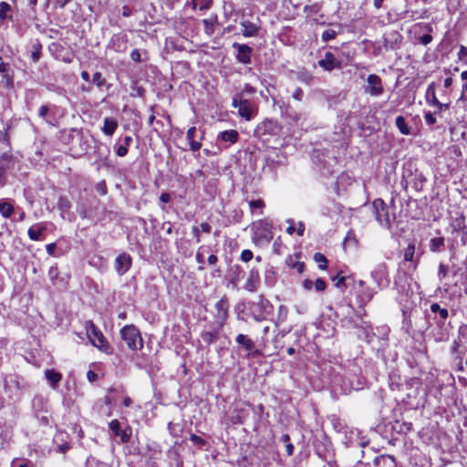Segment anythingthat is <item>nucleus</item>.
<instances>
[{
    "label": "nucleus",
    "instance_id": "obj_1",
    "mask_svg": "<svg viewBox=\"0 0 467 467\" xmlns=\"http://www.w3.org/2000/svg\"><path fill=\"white\" fill-rule=\"evenodd\" d=\"M451 238L450 239V249L454 250L455 244L460 241L462 246L467 244V226L464 218H453L450 223Z\"/></svg>",
    "mask_w": 467,
    "mask_h": 467
},
{
    "label": "nucleus",
    "instance_id": "obj_2",
    "mask_svg": "<svg viewBox=\"0 0 467 467\" xmlns=\"http://www.w3.org/2000/svg\"><path fill=\"white\" fill-rule=\"evenodd\" d=\"M376 293L373 288L367 286L363 280H359L357 283V286L355 287V298L359 308L357 311L358 317L366 314L364 307L373 298Z\"/></svg>",
    "mask_w": 467,
    "mask_h": 467
},
{
    "label": "nucleus",
    "instance_id": "obj_3",
    "mask_svg": "<svg viewBox=\"0 0 467 467\" xmlns=\"http://www.w3.org/2000/svg\"><path fill=\"white\" fill-rule=\"evenodd\" d=\"M372 211L381 226L389 228L395 220V214L390 213V208L381 199H376L372 202Z\"/></svg>",
    "mask_w": 467,
    "mask_h": 467
},
{
    "label": "nucleus",
    "instance_id": "obj_4",
    "mask_svg": "<svg viewBox=\"0 0 467 467\" xmlns=\"http://www.w3.org/2000/svg\"><path fill=\"white\" fill-rule=\"evenodd\" d=\"M253 240L256 244H267L274 237L272 224L266 220H260L254 223Z\"/></svg>",
    "mask_w": 467,
    "mask_h": 467
},
{
    "label": "nucleus",
    "instance_id": "obj_5",
    "mask_svg": "<svg viewBox=\"0 0 467 467\" xmlns=\"http://www.w3.org/2000/svg\"><path fill=\"white\" fill-rule=\"evenodd\" d=\"M120 337L131 350H138L143 347L142 337L139 329L133 325H127L120 330Z\"/></svg>",
    "mask_w": 467,
    "mask_h": 467
},
{
    "label": "nucleus",
    "instance_id": "obj_6",
    "mask_svg": "<svg viewBox=\"0 0 467 467\" xmlns=\"http://www.w3.org/2000/svg\"><path fill=\"white\" fill-rule=\"evenodd\" d=\"M86 328L88 337L96 348H99L101 351L107 354L112 352V348L109 346L101 331L97 328V327L92 322H88Z\"/></svg>",
    "mask_w": 467,
    "mask_h": 467
},
{
    "label": "nucleus",
    "instance_id": "obj_7",
    "mask_svg": "<svg viewBox=\"0 0 467 467\" xmlns=\"http://www.w3.org/2000/svg\"><path fill=\"white\" fill-rule=\"evenodd\" d=\"M370 276L379 289H384L389 285V268L385 263H380L371 271Z\"/></svg>",
    "mask_w": 467,
    "mask_h": 467
},
{
    "label": "nucleus",
    "instance_id": "obj_8",
    "mask_svg": "<svg viewBox=\"0 0 467 467\" xmlns=\"http://www.w3.org/2000/svg\"><path fill=\"white\" fill-rule=\"evenodd\" d=\"M235 342L246 351L247 358H259L263 355L262 351L255 348L254 340L246 335L238 334L235 337Z\"/></svg>",
    "mask_w": 467,
    "mask_h": 467
},
{
    "label": "nucleus",
    "instance_id": "obj_9",
    "mask_svg": "<svg viewBox=\"0 0 467 467\" xmlns=\"http://www.w3.org/2000/svg\"><path fill=\"white\" fill-rule=\"evenodd\" d=\"M383 334L381 337L377 336L372 328L368 326L362 327L363 336L368 344L377 348H384L387 345V328H383Z\"/></svg>",
    "mask_w": 467,
    "mask_h": 467
},
{
    "label": "nucleus",
    "instance_id": "obj_10",
    "mask_svg": "<svg viewBox=\"0 0 467 467\" xmlns=\"http://www.w3.org/2000/svg\"><path fill=\"white\" fill-rule=\"evenodd\" d=\"M253 307L259 309V314H255V312L253 311V318L257 322L265 320L266 317L270 315L273 310V306L270 301L263 296H259L258 301L253 303Z\"/></svg>",
    "mask_w": 467,
    "mask_h": 467
},
{
    "label": "nucleus",
    "instance_id": "obj_11",
    "mask_svg": "<svg viewBox=\"0 0 467 467\" xmlns=\"http://www.w3.org/2000/svg\"><path fill=\"white\" fill-rule=\"evenodd\" d=\"M281 126L276 120L265 119L257 125L254 133L258 137L276 135L280 132Z\"/></svg>",
    "mask_w": 467,
    "mask_h": 467
},
{
    "label": "nucleus",
    "instance_id": "obj_12",
    "mask_svg": "<svg viewBox=\"0 0 467 467\" xmlns=\"http://www.w3.org/2000/svg\"><path fill=\"white\" fill-rule=\"evenodd\" d=\"M16 159L12 154L3 153L0 156V187H3L6 182L7 171L15 167Z\"/></svg>",
    "mask_w": 467,
    "mask_h": 467
},
{
    "label": "nucleus",
    "instance_id": "obj_13",
    "mask_svg": "<svg viewBox=\"0 0 467 467\" xmlns=\"http://www.w3.org/2000/svg\"><path fill=\"white\" fill-rule=\"evenodd\" d=\"M56 109L57 106L45 104L41 105L38 109L37 115L40 119H42L47 124L50 126H57L58 120L56 118Z\"/></svg>",
    "mask_w": 467,
    "mask_h": 467
},
{
    "label": "nucleus",
    "instance_id": "obj_14",
    "mask_svg": "<svg viewBox=\"0 0 467 467\" xmlns=\"http://www.w3.org/2000/svg\"><path fill=\"white\" fill-rule=\"evenodd\" d=\"M186 138L190 144V149L193 152L198 151L202 148V140L204 138V131L198 130L196 127H191L186 133Z\"/></svg>",
    "mask_w": 467,
    "mask_h": 467
},
{
    "label": "nucleus",
    "instance_id": "obj_15",
    "mask_svg": "<svg viewBox=\"0 0 467 467\" xmlns=\"http://www.w3.org/2000/svg\"><path fill=\"white\" fill-rule=\"evenodd\" d=\"M109 428L114 436L120 438L122 443H127L130 441L132 433V430L130 426H127L125 429L121 430L119 421L118 420H113L109 422Z\"/></svg>",
    "mask_w": 467,
    "mask_h": 467
},
{
    "label": "nucleus",
    "instance_id": "obj_16",
    "mask_svg": "<svg viewBox=\"0 0 467 467\" xmlns=\"http://www.w3.org/2000/svg\"><path fill=\"white\" fill-rule=\"evenodd\" d=\"M368 85L365 88V91L371 96L378 97L383 93V87L381 78L375 75H368L367 79Z\"/></svg>",
    "mask_w": 467,
    "mask_h": 467
},
{
    "label": "nucleus",
    "instance_id": "obj_17",
    "mask_svg": "<svg viewBox=\"0 0 467 467\" xmlns=\"http://www.w3.org/2000/svg\"><path fill=\"white\" fill-rule=\"evenodd\" d=\"M132 258L127 253H121L115 259L114 267L119 275H125L131 267Z\"/></svg>",
    "mask_w": 467,
    "mask_h": 467
},
{
    "label": "nucleus",
    "instance_id": "obj_18",
    "mask_svg": "<svg viewBox=\"0 0 467 467\" xmlns=\"http://www.w3.org/2000/svg\"><path fill=\"white\" fill-rule=\"evenodd\" d=\"M215 309H216V315H215L216 319H217L220 327H223L228 317V310H229L228 298L226 296L222 297L215 304Z\"/></svg>",
    "mask_w": 467,
    "mask_h": 467
},
{
    "label": "nucleus",
    "instance_id": "obj_19",
    "mask_svg": "<svg viewBox=\"0 0 467 467\" xmlns=\"http://www.w3.org/2000/svg\"><path fill=\"white\" fill-rule=\"evenodd\" d=\"M233 47L237 50L236 59L244 65L251 63L253 49L246 44L234 43Z\"/></svg>",
    "mask_w": 467,
    "mask_h": 467
},
{
    "label": "nucleus",
    "instance_id": "obj_20",
    "mask_svg": "<svg viewBox=\"0 0 467 467\" xmlns=\"http://www.w3.org/2000/svg\"><path fill=\"white\" fill-rule=\"evenodd\" d=\"M257 113V108L254 106L248 99L242 100L241 106L238 109V114L245 120H251Z\"/></svg>",
    "mask_w": 467,
    "mask_h": 467
},
{
    "label": "nucleus",
    "instance_id": "obj_21",
    "mask_svg": "<svg viewBox=\"0 0 467 467\" xmlns=\"http://www.w3.org/2000/svg\"><path fill=\"white\" fill-rule=\"evenodd\" d=\"M318 66L326 71H332L335 68L340 67V63L333 53L327 52L324 58L318 61Z\"/></svg>",
    "mask_w": 467,
    "mask_h": 467
},
{
    "label": "nucleus",
    "instance_id": "obj_22",
    "mask_svg": "<svg viewBox=\"0 0 467 467\" xmlns=\"http://www.w3.org/2000/svg\"><path fill=\"white\" fill-rule=\"evenodd\" d=\"M260 283L259 272L256 269H251L249 276L245 282L244 288L249 292H255Z\"/></svg>",
    "mask_w": 467,
    "mask_h": 467
},
{
    "label": "nucleus",
    "instance_id": "obj_23",
    "mask_svg": "<svg viewBox=\"0 0 467 467\" xmlns=\"http://www.w3.org/2000/svg\"><path fill=\"white\" fill-rule=\"evenodd\" d=\"M47 229V228L46 223H36L28 229V231H27L28 237L32 241H40L42 239L41 238L42 234L44 232H46Z\"/></svg>",
    "mask_w": 467,
    "mask_h": 467
},
{
    "label": "nucleus",
    "instance_id": "obj_24",
    "mask_svg": "<svg viewBox=\"0 0 467 467\" xmlns=\"http://www.w3.org/2000/svg\"><path fill=\"white\" fill-rule=\"evenodd\" d=\"M243 27L242 34L244 37L255 36L258 34L259 26L249 20H243L240 23Z\"/></svg>",
    "mask_w": 467,
    "mask_h": 467
},
{
    "label": "nucleus",
    "instance_id": "obj_25",
    "mask_svg": "<svg viewBox=\"0 0 467 467\" xmlns=\"http://www.w3.org/2000/svg\"><path fill=\"white\" fill-rule=\"evenodd\" d=\"M128 38L125 35H115L111 39L112 48L117 52H124L127 49Z\"/></svg>",
    "mask_w": 467,
    "mask_h": 467
},
{
    "label": "nucleus",
    "instance_id": "obj_26",
    "mask_svg": "<svg viewBox=\"0 0 467 467\" xmlns=\"http://www.w3.org/2000/svg\"><path fill=\"white\" fill-rule=\"evenodd\" d=\"M239 134L234 130H224L219 133L218 141L222 140L223 142H229L230 144H234L238 140Z\"/></svg>",
    "mask_w": 467,
    "mask_h": 467
},
{
    "label": "nucleus",
    "instance_id": "obj_27",
    "mask_svg": "<svg viewBox=\"0 0 467 467\" xmlns=\"http://www.w3.org/2000/svg\"><path fill=\"white\" fill-rule=\"evenodd\" d=\"M118 128V122L112 118H105L103 121L102 132L107 136H112Z\"/></svg>",
    "mask_w": 467,
    "mask_h": 467
},
{
    "label": "nucleus",
    "instance_id": "obj_28",
    "mask_svg": "<svg viewBox=\"0 0 467 467\" xmlns=\"http://www.w3.org/2000/svg\"><path fill=\"white\" fill-rule=\"evenodd\" d=\"M430 251L432 253H441L445 249V239L443 237H434L429 243Z\"/></svg>",
    "mask_w": 467,
    "mask_h": 467
},
{
    "label": "nucleus",
    "instance_id": "obj_29",
    "mask_svg": "<svg viewBox=\"0 0 467 467\" xmlns=\"http://www.w3.org/2000/svg\"><path fill=\"white\" fill-rule=\"evenodd\" d=\"M425 99L428 105L433 106L435 103H438V99L436 97V86L434 82H431L425 92Z\"/></svg>",
    "mask_w": 467,
    "mask_h": 467
},
{
    "label": "nucleus",
    "instance_id": "obj_30",
    "mask_svg": "<svg viewBox=\"0 0 467 467\" xmlns=\"http://www.w3.org/2000/svg\"><path fill=\"white\" fill-rule=\"evenodd\" d=\"M46 379L48 380L50 386L53 389L57 388V385L62 379V375L54 369H47L45 372Z\"/></svg>",
    "mask_w": 467,
    "mask_h": 467
},
{
    "label": "nucleus",
    "instance_id": "obj_31",
    "mask_svg": "<svg viewBox=\"0 0 467 467\" xmlns=\"http://www.w3.org/2000/svg\"><path fill=\"white\" fill-rule=\"evenodd\" d=\"M420 28L427 30L429 33L417 37L418 43L427 46L432 41V36L430 34L432 31V27L430 24L419 25Z\"/></svg>",
    "mask_w": 467,
    "mask_h": 467
},
{
    "label": "nucleus",
    "instance_id": "obj_32",
    "mask_svg": "<svg viewBox=\"0 0 467 467\" xmlns=\"http://www.w3.org/2000/svg\"><path fill=\"white\" fill-rule=\"evenodd\" d=\"M395 124L401 134H411V128L408 125L403 116H398L395 119Z\"/></svg>",
    "mask_w": 467,
    "mask_h": 467
},
{
    "label": "nucleus",
    "instance_id": "obj_33",
    "mask_svg": "<svg viewBox=\"0 0 467 467\" xmlns=\"http://www.w3.org/2000/svg\"><path fill=\"white\" fill-rule=\"evenodd\" d=\"M431 311L432 313H438L441 320L439 324H443V322L448 318L449 312L447 308L441 307L438 303H432L431 305Z\"/></svg>",
    "mask_w": 467,
    "mask_h": 467
},
{
    "label": "nucleus",
    "instance_id": "obj_34",
    "mask_svg": "<svg viewBox=\"0 0 467 467\" xmlns=\"http://www.w3.org/2000/svg\"><path fill=\"white\" fill-rule=\"evenodd\" d=\"M404 260L412 263L413 267L416 268L418 259H415V245L413 244H410L404 250Z\"/></svg>",
    "mask_w": 467,
    "mask_h": 467
},
{
    "label": "nucleus",
    "instance_id": "obj_35",
    "mask_svg": "<svg viewBox=\"0 0 467 467\" xmlns=\"http://www.w3.org/2000/svg\"><path fill=\"white\" fill-rule=\"evenodd\" d=\"M14 213V206L5 199L0 200V213L5 218H9Z\"/></svg>",
    "mask_w": 467,
    "mask_h": 467
},
{
    "label": "nucleus",
    "instance_id": "obj_36",
    "mask_svg": "<svg viewBox=\"0 0 467 467\" xmlns=\"http://www.w3.org/2000/svg\"><path fill=\"white\" fill-rule=\"evenodd\" d=\"M265 283L266 285L272 287L276 282V272L273 266H269L265 271Z\"/></svg>",
    "mask_w": 467,
    "mask_h": 467
},
{
    "label": "nucleus",
    "instance_id": "obj_37",
    "mask_svg": "<svg viewBox=\"0 0 467 467\" xmlns=\"http://www.w3.org/2000/svg\"><path fill=\"white\" fill-rule=\"evenodd\" d=\"M57 207L61 211L62 216L64 217V214L68 213L71 208L70 201L65 196H60L57 202Z\"/></svg>",
    "mask_w": 467,
    "mask_h": 467
},
{
    "label": "nucleus",
    "instance_id": "obj_38",
    "mask_svg": "<svg viewBox=\"0 0 467 467\" xmlns=\"http://www.w3.org/2000/svg\"><path fill=\"white\" fill-rule=\"evenodd\" d=\"M42 46L36 41L32 45L31 57L34 63H37L40 59Z\"/></svg>",
    "mask_w": 467,
    "mask_h": 467
},
{
    "label": "nucleus",
    "instance_id": "obj_39",
    "mask_svg": "<svg viewBox=\"0 0 467 467\" xmlns=\"http://www.w3.org/2000/svg\"><path fill=\"white\" fill-rule=\"evenodd\" d=\"M201 337L202 339V341L204 343H206L207 345H211L213 343H214L218 337L215 333L213 332H210V331H204L201 334Z\"/></svg>",
    "mask_w": 467,
    "mask_h": 467
},
{
    "label": "nucleus",
    "instance_id": "obj_40",
    "mask_svg": "<svg viewBox=\"0 0 467 467\" xmlns=\"http://www.w3.org/2000/svg\"><path fill=\"white\" fill-rule=\"evenodd\" d=\"M314 260L318 264V267L322 270L327 267V259L321 253H316L314 254Z\"/></svg>",
    "mask_w": 467,
    "mask_h": 467
},
{
    "label": "nucleus",
    "instance_id": "obj_41",
    "mask_svg": "<svg viewBox=\"0 0 467 467\" xmlns=\"http://www.w3.org/2000/svg\"><path fill=\"white\" fill-rule=\"evenodd\" d=\"M337 34H338V32L334 29H327L322 33V36H321L322 41L328 42V41L334 39Z\"/></svg>",
    "mask_w": 467,
    "mask_h": 467
},
{
    "label": "nucleus",
    "instance_id": "obj_42",
    "mask_svg": "<svg viewBox=\"0 0 467 467\" xmlns=\"http://www.w3.org/2000/svg\"><path fill=\"white\" fill-rule=\"evenodd\" d=\"M460 347H461V345H460L459 341L454 340L452 342V344H451V353L453 356L456 355L457 358L462 360V356H463V352L460 351Z\"/></svg>",
    "mask_w": 467,
    "mask_h": 467
},
{
    "label": "nucleus",
    "instance_id": "obj_43",
    "mask_svg": "<svg viewBox=\"0 0 467 467\" xmlns=\"http://www.w3.org/2000/svg\"><path fill=\"white\" fill-rule=\"evenodd\" d=\"M297 79L299 81H301L302 83L309 85L312 83L314 78L311 74H309L307 72H299L297 75Z\"/></svg>",
    "mask_w": 467,
    "mask_h": 467
},
{
    "label": "nucleus",
    "instance_id": "obj_44",
    "mask_svg": "<svg viewBox=\"0 0 467 467\" xmlns=\"http://www.w3.org/2000/svg\"><path fill=\"white\" fill-rule=\"evenodd\" d=\"M11 10V5L6 2L0 3V19L5 20L7 18V13Z\"/></svg>",
    "mask_w": 467,
    "mask_h": 467
},
{
    "label": "nucleus",
    "instance_id": "obj_45",
    "mask_svg": "<svg viewBox=\"0 0 467 467\" xmlns=\"http://www.w3.org/2000/svg\"><path fill=\"white\" fill-rule=\"evenodd\" d=\"M92 82L99 88H101L105 84L106 80L100 72H96L93 74Z\"/></svg>",
    "mask_w": 467,
    "mask_h": 467
},
{
    "label": "nucleus",
    "instance_id": "obj_46",
    "mask_svg": "<svg viewBox=\"0 0 467 467\" xmlns=\"http://www.w3.org/2000/svg\"><path fill=\"white\" fill-rule=\"evenodd\" d=\"M249 206H250V209L252 211L255 210V209H260L261 212L260 213H263L262 210L263 208L265 207V202L263 200L261 199H258V200H253L249 202Z\"/></svg>",
    "mask_w": 467,
    "mask_h": 467
},
{
    "label": "nucleus",
    "instance_id": "obj_47",
    "mask_svg": "<svg viewBox=\"0 0 467 467\" xmlns=\"http://www.w3.org/2000/svg\"><path fill=\"white\" fill-rule=\"evenodd\" d=\"M141 56L142 53L140 49H133L130 53V58L136 63H140L144 60Z\"/></svg>",
    "mask_w": 467,
    "mask_h": 467
},
{
    "label": "nucleus",
    "instance_id": "obj_48",
    "mask_svg": "<svg viewBox=\"0 0 467 467\" xmlns=\"http://www.w3.org/2000/svg\"><path fill=\"white\" fill-rule=\"evenodd\" d=\"M351 243H353L356 245L358 244V240L356 239L355 234L352 231H349L347 234V236L345 237L343 244L344 246H346L347 244H350Z\"/></svg>",
    "mask_w": 467,
    "mask_h": 467
},
{
    "label": "nucleus",
    "instance_id": "obj_49",
    "mask_svg": "<svg viewBox=\"0 0 467 467\" xmlns=\"http://www.w3.org/2000/svg\"><path fill=\"white\" fill-rule=\"evenodd\" d=\"M59 275L58 267L57 265H52L48 270V277L49 279L54 282L56 279H57Z\"/></svg>",
    "mask_w": 467,
    "mask_h": 467
},
{
    "label": "nucleus",
    "instance_id": "obj_50",
    "mask_svg": "<svg viewBox=\"0 0 467 467\" xmlns=\"http://www.w3.org/2000/svg\"><path fill=\"white\" fill-rule=\"evenodd\" d=\"M434 114L435 113H431V111L425 112L424 120L427 125L431 126V125L435 124L436 118L434 117Z\"/></svg>",
    "mask_w": 467,
    "mask_h": 467
},
{
    "label": "nucleus",
    "instance_id": "obj_51",
    "mask_svg": "<svg viewBox=\"0 0 467 467\" xmlns=\"http://www.w3.org/2000/svg\"><path fill=\"white\" fill-rule=\"evenodd\" d=\"M345 276L341 275L340 274H337L336 276L332 277V281L335 283V285L337 288H340L342 285H345Z\"/></svg>",
    "mask_w": 467,
    "mask_h": 467
},
{
    "label": "nucleus",
    "instance_id": "obj_52",
    "mask_svg": "<svg viewBox=\"0 0 467 467\" xmlns=\"http://www.w3.org/2000/svg\"><path fill=\"white\" fill-rule=\"evenodd\" d=\"M458 337L467 340V324H462L458 328Z\"/></svg>",
    "mask_w": 467,
    "mask_h": 467
},
{
    "label": "nucleus",
    "instance_id": "obj_53",
    "mask_svg": "<svg viewBox=\"0 0 467 467\" xmlns=\"http://www.w3.org/2000/svg\"><path fill=\"white\" fill-rule=\"evenodd\" d=\"M448 266L443 265V264H440L439 265V270H438V277L440 280L445 278V276L447 275L448 274Z\"/></svg>",
    "mask_w": 467,
    "mask_h": 467
},
{
    "label": "nucleus",
    "instance_id": "obj_54",
    "mask_svg": "<svg viewBox=\"0 0 467 467\" xmlns=\"http://www.w3.org/2000/svg\"><path fill=\"white\" fill-rule=\"evenodd\" d=\"M327 287L326 282L322 278H317L315 282V289L323 292Z\"/></svg>",
    "mask_w": 467,
    "mask_h": 467
},
{
    "label": "nucleus",
    "instance_id": "obj_55",
    "mask_svg": "<svg viewBox=\"0 0 467 467\" xmlns=\"http://www.w3.org/2000/svg\"><path fill=\"white\" fill-rule=\"evenodd\" d=\"M253 252L251 250H244L242 253H241V260L244 261V262H249L253 259Z\"/></svg>",
    "mask_w": 467,
    "mask_h": 467
},
{
    "label": "nucleus",
    "instance_id": "obj_56",
    "mask_svg": "<svg viewBox=\"0 0 467 467\" xmlns=\"http://www.w3.org/2000/svg\"><path fill=\"white\" fill-rule=\"evenodd\" d=\"M292 97L294 99L297 100V101H302L303 98H304V91L301 88H296L295 89V91L293 92L292 94Z\"/></svg>",
    "mask_w": 467,
    "mask_h": 467
},
{
    "label": "nucleus",
    "instance_id": "obj_57",
    "mask_svg": "<svg viewBox=\"0 0 467 467\" xmlns=\"http://www.w3.org/2000/svg\"><path fill=\"white\" fill-rule=\"evenodd\" d=\"M433 106L437 108V110L434 112L435 114L447 110L450 107L449 103H441L439 100L438 103H435Z\"/></svg>",
    "mask_w": 467,
    "mask_h": 467
},
{
    "label": "nucleus",
    "instance_id": "obj_58",
    "mask_svg": "<svg viewBox=\"0 0 467 467\" xmlns=\"http://www.w3.org/2000/svg\"><path fill=\"white\" fill-rule=\"evenodd\" d=\"M128 153V148L124 145H119L116 147V154L119 157H124Z\"/></svg>",
    "mask_w": 467,
    "mask_h": 467
},
{
    "label": "nucleus",
    "instance_id": "obj_59",
    "mask_svg": "<svg viewBox=\"0 0 467 467\" xmlns=\"http://www.w3.org/2000/svg\"><path fill=\"white\" fill-rule=\"evenodd\" d=\"M195 258H196L197 263L200 265L198 269L199 270H203L204 269V267H203V264H204V256H203V254L200 251H198L197 254H196Z\"/></svg>",
    "mask_w": 467,
    "mask_h": 467
},
{
    "label": "nucleus",
    "instance_id": "obj_60",
    "mask_svg": "<svg viewBox=\"0 0 467 467\" xmlns=\"http://www.w3.org/2000/svg\"><path fill=\"white\" fill-rule=\"evenodd\" d=\"M458 57L461 60H464L467 57V48L464 46L460 47Z\"/></svg>",
    "mask_w": 467,
    "mask_h": 467
},
{
    "label": "nucleus",
    "instance_id": "obj_61",
    "mask_svg": "<svg viewBox=\"0 0 467 467\" xmlns=\"http://www.w3.org/2000/svg\"><path fill=\"white\" fill-rule=\"evenodd\" d=\"M56 248H57V245H56V244H55V243L48 244H47V246H46L47 253L49 255H53V254H55Z\"/></svg>",
    "mask_w": 467,
    "mask_h": 467
},
{
    "label": "nucleus",
    "instance_id": "obj_62",
    "mask_svg": "<svg viewBox=\"0 0 467 467\" xmlns=\"http://www.w3.org/2000/svg\"><path fill=\"white\" fill-rule=\"evenodd\" d=\"M242 100H244V99H241L240 96H234V99H233L232 106L234 108L239 109L240 106H241Z\"/></svg>",
    "mask_w": 467,
    "mask_h": 467
},
{
    "label": "nucleus",
    "instance_id": "obj_63",
    "mask_svg": "<svg viewBox=\"0 0 467 467\" xmlns=\"http://www.w3.org/2000/svg\"><path fill=\"white\" fill-rule=\"evenodd\" d=\"M460 100H467V81L462 85V94L459 99Z\"/></svg>",
    "mask_w": 467,
    "mask_h": 467
},
{
    "label": "nucleus",
    "instance_id": "obj_64",
    "mask_svg": "<svg viewBox=\"0 0 467 467\" xmlns=\"http://www.w3.org/2000/svg\"><path fill=\"white\" fill-rule=\"evenodd\" d=\"M87 378L88 381L94 382L98 379V375L93 370H88L87 373Z\"/></svg>",
    "mask_w": 467,
    "mask_h": 467
}]
</instances>
